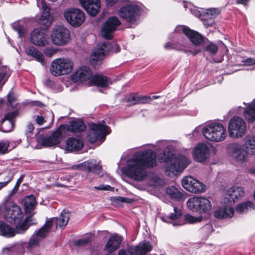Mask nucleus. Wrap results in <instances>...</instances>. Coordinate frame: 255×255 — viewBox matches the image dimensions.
<instances>
[{
	"mask_svg": "<svg viewBox=\"0 0 255 255\" xmlns=\"http://www.w3.org/2000/svg\"><path fill=\"white\" fill-rule=\"evenodd\" d=\"M156 165V154L151 150L140 153L135 158L128 162L127 175L135 180L143 181L147 177L146 168H152Z\"/></svg>",
	"mask_w": 255,
	"mask_h": 255,
	"instance_id": "obj_1",
	"label": "nucleus"
},
{
	"mask_svg": "<svg viewBox=\"0 0 255 255\" xmlns=\"http://www.w3.org/2000/svg\"><path fill=\"white\" fill-rule=\"evenodd\" d=\"M227 152L230 156L232 157L238 162L246 161L247 154H255V136H248L246 138L244 150L241 145L237 143H232L226 146Z\"/></svg>",
	"mask_w": 255,
	"mask_h": 255,
	"instance_id": "obj_2",
	"label": "nucleus"
},
{
	"mask_svg": "<svg viewBox=\"0 0 255 255\" xmlns=\"http://www.w3.org/2000/svg\"><path fill=\"white\" fill-rule=\"evenodd\" d=\"M4 218L9 223H22L23 214L21 208L13 201H7L4 203ZM34 221L33 215L27 216L22 223H29Z\"/></svg>",
	"mask_w": 255,
	"mask_h": 255,
	"instance_id": "obj_3",
	"label": "nucleus"
},
{
	"mask_svg": "<svg viewBox=\"0 0 255 255\" xmlns=\"http://www.w3.org/2000/svg\"><path fill=\"white\" fill-rule=\"evenodd\" d=\"M120 51V46L116 42H105L100 43L97 45L91 55V63L95 68H97L107 53H118Z\"/></svg>",
	"mask_w": 255,
	"mask_h": 255,
	"instance_id": "obj_4",
	"label": "nucleus"
},
{
	"mask_svg": "<svg viewBox=\"0 0 255 255\" xmlns=\"http://www.w3.org/2000/svg\"><path fill=\"white\" fill-rule=\"evenodd\" d=\"M51 225L52 224H44L40 229L31 236L27 242H24L28 252L31 253L33 255H40L36 254V251H39L41 243L47 236Z\"/></svg>",
	"mask_w": 255,
	"mask_h": 255,
	"instance_id": "obj_5",
	"label": "nucleus"
},
{
	"mask_svg": "<svg viewBox=\"0 0 255 255\" xmlns=\"http://www.w3.org/2000/svg\"><path fill=\"white\" fill-rule=\"evenodd\" d=\"M74 68L73 61L68 58H60L53 60L50 71L55 76L66 75L70 74Z\"/></svg>",
	"mask_w": 255,
	"mask_h": 255,
	"instance_id": "obj_6",
	"label": "nucleus"
},
{
	"mask_svg": "<svg viewBox=\"0 0 255 255\" xmlns=\"http://www.w3.org/2000/svg\"><path fill=\"white\" fill-rule=\"evenodd\" d=\"M204 137L214 142L222 140L223 135V126L218 121H214L206 125L202 129Z\"/></svg>",
	"mask_w": 255,
	"mask_h": 255,
	"instance_id": "obj_7",
	"label": "nucleus"
},
{
	"mask_svg": "<svg viewBox=\"0 0 255 255\" xmlns=\"http://www.w3.org/2000/svg\"><path fill=\"white\" fill-rule=\"evenodd\" d=\"M50 38L55 45L64 46L70 41V33L69 29L64 26L56 25L52 29Z\"/></svg>",
	"mask_w": 255,
	"mask_h": 255,
	"instance_id": "obj_8",
	"label": "nucleus"
},
{
	"mask_svg": "<svg viewBox=\"0 0 255 255\" xmlns=\"http://www.w3.org/2000/svg\"><path fill=\"white\" fill-rule=\"evenodd\" d=\"M247 128L244 120L238 116H234L229 122L228 131L230 136L233 138H241L245 134Z\"/></svg>",
	"mask_w": 255,
	"mask_h": 255,
	"instance_id": "obj_9",
	"label": "nucleus"
},
{
	"mask_svg": "<svg viewBox=\"0 0 255 255\" xmlns=\"http://www.w3.org/2000/svg\"><path fill=\"white\" fill-rule=\"evenodd\" d=\"M121 17L131 24L135 23L141 11L140 7L135 4H128L122 7L119 11Z\"/></svg>",
	"mask_w": 255,
	"mask_h": 255,
	"instance_id": "obj_10",
	"label": "nucleus"
},
{
	"mask_svg": "<svg viewBox=\"0 0 255 255\" xmlns=\"http://www.w3.org/2000/svg\"><path fill=\"white\" fill-rule=\"evenodd\" d=\"M64 16L67 21L74 27L80 26L85 20V13L78 8L67 9L64 13Z\"/></svg>",
	"mask_w": 255,
	"mask_h": 255,
	"instance_id": "obj_11",
	"label": "nucleus"
},
{
	"mask_svg": "<svg viewBox=\"0 0 255 255\" xmlns=\"http://www.w3.org/2000/svg\"><path fill=\"white\" fill-rule=\"evenodd\" d=\"M187 206L191 210L199 212L206 213L212 208L210 201L205 197H194L189 199L187 202Z\"/></svg>",
	"mask_w": 255,
	"mask_h": 255,
	"instance_id": "obj_12",
	"label": "nucleus"
},
{
	"mask_svg": "<svg viewBox=\"0 0 255 255\" xmlns=\"http://www.w3.org/2000/svg\"><path fill=\"white\" fill-rule=\"evenodd\" d=\"M91 131L87 135L88 140L92 143H95L99 138L109 134L110 129L106 125L92 123L90 125Z\"/></svg>",
	"mask_w": 255,
	"mask_h": 255,
	"instance_id": "obj_13",
	"label": "nucleus"
},
{
	"mask_svg": "<svg viewBox=\"0 0 255 255\" xmlns=\"http://www.w3.org/2000/svg\"><path fill=\"white\" fill-rule=\"evenodd\" d=\"M183 187L190 192L200 193L205 191L206 186L191 176H186L181 181Z\"/></svg>",
	"mask_w": 255,
	"mask_h": 255,
	"instance_id": "obj_14",
	"label": "nucleus"
},
{
	"mask_svg": "<svg viewBox=\"0 0 255 255\" xmlns=\"http://www.w3.org/2000/svg\"><path fill=\"white\" fill-rule=\"evenodd\" d=\"M190 162V160L187 157L181 155H177L174 162L166 166L165 171L168 174L172 173L173 175H176L185 168Z\"/></svg>",
	"mask_w": 255,
	"mask_h": 255,
	"instance_id": "obj_15",
	"label": "nucleus"
},
{
	"mask_svg": "<svg viewBox=\"0 0 255 255\" xmlns=\"http://www.w3.org/2000/svg\"><path fill=\"white\" fill-rule=\"evenodd\" d=\"M121 24L116 16L109 17L103 24L101 34L106 39H111L117 27Z\"/></svg>",
	"mask_w": 255,
	"mask_h": 255,
	"instance_id": "obj_16",
	"label": "nucleus"
},
{
	"mask_svg": "<svg viewBox=\"0 0 255 255\" xmlns=\"http://www.w3.org/2000/svg\"><path fill=\"white\" fill-rule=\"evenodd\" d=\"M64 134H65V133L60 125L50 135L43 137L41 144L43 146L46 147L56 146L61 142Z\"/></svg>",
	"mask_w": 255,
	"mask_h": 255,
	"instance_id": "obj_17",
	"label": "nucleus"
},
{
	"mask_svg": "<svg viewBox=\"0 0 255 255\" xmlns=\"http://www.w3.org/2000/svg\"><path fill=\"white\" fill-rule=\"evenodd\" d=\"M30 41L33 44L39 47H44L49 43L47 35L39 28H36L31 32Z\"/></svg>",
	"mask_w": 255,
	"mask_h": 255,
	"instance_id": "obj_18",
	"label": "nucleus"
},
{
	"mask_svg": "<svg viewBox=\"0 0 255 255\" xmlns=\"http://www.w3.org/2000/svg\"><path fill=\"white\" fill-rule=\"evenodd\" d=\"M183 33L188 37L190 41L195 45L203 46L207 44L208 39L198 32L192 30L188 27H182Z\"/></svg>",
	"mask_w": 255,
	"mask_h": 255,
	"instance_id": "obj_19",
	"label": "nucleus"
},
{
	"mask_svg": "<svg viewBox=\"0 0 255 255\" xmlns=\"http://www.w3.org/2000/svg\"><path fill=\"white\" fill-rule=\"evenodd\" d=\"M93 76V73L89 67L81 66L77 68L71 75V80L75 83L84 82L90 80Z\"/></svg>",
	"mask_w": 255,
	"mask_h": 255,
	"instance_id": "obj_20",
	"label": "nucleus"
},
{
	"mask_svg": "<svg viewBox=\"0 0 255 255\" xmlns=\"http://www.w3.org/2000/svg\"><path fill=\"white\" fill-rule=\"evenodd\" d=\"M244 189L241 186H233L228 190L226 197H224V203L227 202L235 203L244 196Z\"/></svg>",
	"mask_w": 255,
	"mask_h": 255,
	"instance_id": "obj_21",
	"label": "nucleus"
},
{
	"mask_svg": "<svg viewBox=\"0 0 255 255\" xmlns=\"http://www.w3.org/2000/svg\"><path fill=\"white\" fill-rule=\"evenodd\" d=\"M86 11L91 16H95L99 11L101 4L99 0H79Z\"/></svg>",
	"mask_w": 255,
	"mask_h": 255,
	"instance_id": "obj_22",
	"label": "nucleus"
},
{
	"mask_svg": "<svg viewBox=\"0 0 255 255\" xmlns=\"http://www.w3.org/2000/svg\"><path fill=\"white\" fill-rule=\"evenodd\" d=\"M193 155L197 161L204 162L209 157V148L205 144H198L193 150Z\"/></svg>",
	"mask_w": 255,
	"mask_h": 255,
	"instance_id": "obj_23",
	"label": "nucleus"
},
{
	"mask_svg": "<svg viewBox=\"0 0 255 255\" xmlns=\"http://www.w3.org/2000/svg\"><path fill=\"white\" fill-rule=\"evenodd\" d=\"M18 112L13 111L8 113L1 120V130L5 132L11 131L14 127V119L17 116Z\"/></svg>",
	"mask_w": 255,
	"mask_h": 255,
	"instance_id": "obj_24",
	"label": "nucleus"
},
{
	"mask_svg": "<svg viewBox=\"0 0 255 255\" xmlns=\"http://www.w3.org/2000/svg\"><path fill=\"white\" fill-rule=\"evenodd\" d=\"M25 249V244L23 242H19L3 248L2 253L7 255H24Z\"/></svg>",
	"mask_w": 255,
	"mask_h": 255,
	"instance_id": "obj_25",
	"label": "nucleus"
},
{
	"mask_svg": "<svg viewBox=\"0 0 255 255\" xmlns=\"http://www.w3.org/2000/svg\"><path fill=\"white\" fill-rule=\"evenodd\" d=\"M62 128L65 133L67 131L72 132H82L86 128V126L82 121H74L69 123V125H61Z\"/></svg>",
	"mask_w": 255,
	"mask_h": 255,
	"instance_id": "obj_26",
	"label": "nucleus"
},
{
	"mask_svg": "<svg viewBox=\"0 0 255 255\" xmlns=\"http://www.w3.org/2000/svg\"><path fill=\"white\" fill-rule=\"evenodd\" d=\"M130 251L134 255H145L152 250V247L149 242L144 241L135 247H130Z\"/></svg>",
	"mask_w": 255,
	"mask_h": 255,
	"instance_id": "obj_27",
	"label": "nucleus"
},
{
	"mask_svg": "<svg viewBox=\"0 0 255 255\" xmlns=\"http://www.w3.org/2000/svg\"><path fill=\"white\" fill-rule=\"evenodd\" d=\"M122 241V238L120 236L115 235L111 236L104 248V251L108 253H113L119 248Z\"/></svg>",
	"mask_w": 255,
	"mask_h": 255,
	"instance_id": "obj_28",
	"label": "nucleus"
},
{
	"mask_svg": "<svg viewBox=\"0 0 255 255\" xmlns=\"http://www.w3.org/2000/svg\"><path fill=\"white\" fill-rule=\"evenodd\" d=\"M183 215L182 210L176 206H174L173 212H171L167 215L161 217V220L164 222L178 221Z\"/></svg>",
	"mask_w": 255,
	"mask_h": 255,
	"instance_id": "obj_29",
	"label": "nucleus"
},
{
	"mask_svg": "<svg viewBox=\"0 0 255 255\" xmlns=\"http://www.w3.org/2000/svg\"><path fill=\"white\" fill-rule=\"evenodd\" d=\"M83 146L82 141L74 137L68 138L66 142V148L70 151L80 150Z\"/></svg>",
	"mask_w": 255,
	"mask_h": 255,
	"instance_id": "obj_30",
	"label": "nucleus"
},
{
	"mask_svg": "<svg viewBox=\"0 0 255 255\" xmlns=\"http://www.w3.org/2000/svg\"><path fill=\"white\" fill-rule=\"evenodd\" d=\"M24 210L26 213H31L35 209L36 202L33 195L25 197L22 201Z\"/></svg>",
	"mask_w": 255,
	"mask_h": 255,
	"instance_id": "obj_31",
	"label": "nucleus"
},
{
	"mask_svg": "<svg viewBox=\"0 0 255 255\" xmlns=\"http://www.w3.org/2000/svg\"><path fill=\"white\" fill-rule=\"evenodd\" d=\"M71 217V213L66 209H63L60 215V218L53 217L46 220L45 223H58L59 221L62 223H68Z\"/></svg>",
	"mask_w": 255,
	"mask_h": 255,
	"instance_id": "obj_32",
	"label": "nucleus"
},
{
	"mask_svg": "<svg viewBox=\"0 0 255 255\" xmlns=\"http://www.w3.org/2000/svg\"><path fill=\"white\" fill-rule=\"evenodd\" d=\"M25 53L28 55L33 57L36 61L44 65V60L42 53L37 48L33 46H28L25 49Z\"/></svg>",
	"mask_w": 255,
	"mask_h": 255,
	"instance_id": "obj_33",
	"label": "nucleus"
},
{
	"mask_svg": "<svg viewBox=\"0 0 255 255\" xmlns=\"http://www.w3.org/2000/svg\"><path fill=\"white\" fill-rule=\"evenodd\" d=\"M128 105H134L137 103H147L151 102V98L148 96L137 97L135 94H131L127 100Z\"/></svg>",
	"mask_w": 255,
	"mask_h": 255,
	"instance_id": "obj_34",
	"label": "nucleus"
},
{
	"mask_svg": "<svg viewBox=\"0 0 255 255\" xmlns=\"http://www.w3.org/2000/svg\"><path fill=\"white\" fill-rule=\"evenodd\" d=\"M244 117L249 123L255 122V103L248 105L244 111Z\"/></svg>",
	"mask_w": 255,
	"mask_h": 255,
	"instance_id": "obj_35",
	"label": "nucleus"
},
{
	"mask_svg": "<svg viewBox=\"0 0 255 255\" xmlns=\"http://www.w3.org/2000/svg\"><path fill=\"white\" fill-rule=\"evenodd\" d=\"M166 193L172 200L180 201L183 198V194L175 186H171L166 189Z\"/></svg>",
	"mask_w": 255,
	"mask_h": 255,
	"instance_id": "obj_36",
	"label": "nucleus"
},
{
	"mask_svg": "<svg viewBox=\"0 0 255 255\" xmlns=\"http://www.w3.org/2000/svg\"><path fill=\"white\" fill-rule=\"evenodd\" d=\"M93 83L97 86L107 87L110 84V80L107 77L102 75H96L92 79Z\"/></svg>",
	"mask_w": 255,
	"mask_h": 255,
	"instance_id": "obj_37",
	"label": "nucleus"
},
{
	"mask_svg": "<svg viewBox=\"0 0 255 255\" xmlns=\"http://www.w3.org/2000/svg\"><path fill=\"white\" fill-rule=\"evenodd\" d=\"M254 203L250 201H247L238 204L235 208L236 212L239 214L247 213L249 210L254 209Z\"/></svg>",
	"mask_w": 255,
	"mask_h": 255,
	"instance_id": "obj_38",
	"label": "nucleus"
},
{
	"mask_svg": "<svg viewBox=\"0 0 255 255\" xmlns=\"http://www.w3.org/2000/svg\"><path fill=\"white\" fill-rule=\"evenodd\" d=\"M12 224H0V235L7 238L14 236V227Z\"/></svg>",
	"mask_w": 255,
	"mask_h": 255,
	"instance_id": "obj_39",
	"label": "nucleus"
},
{
	"mask_svg": "<svg viewBox=\"0 0 255 255\" xmlns=\"http://www.w3.org/2000/svg\"><path fill=\"white\" fill-rule=\"evenodd\" d=\"M165 48L166 49H176L178 50H182L184 51L186 54H191L193 56H195L197 54L200 53L201 51V49L200 48H198L195 49L194 51H192L191 50H187L183 49L182 48H177L176 44L175 43L172 42H167L165 44L164 46Z\"/></svg>",
	"mask_w": 255,
	"mask_h": 255,
	"instance_id": "obj_40",
	"label": "nucleus"
},
{
	"mask_svg": "<svg viewBox=\"0 0 255 255\" xmlns=\"http://www.w3.org/2000/svg\"><path fill=\"white\" fill-rule=\"evenodd\" d=\"M174 154L171 151L168 150L158 156L160 162H168L173 159Z\"/></svg>",
	"mask_w": 255,
	"mask_h": 255,
	"instance_id": "obj_41",
	"label": "nucleus"
},
{
	"mask_svg": "<svg viewBox=\"0 0 255 255\" xmlns=\"http://www.w3.org/2000/svg\"><path fill=\"white\" fill-rule=\"evenodd\" d=\"M220 12L221 10L218 8H210L203 13V16L206 19H212L216 17Z\"/></svg>",
	"mask_w": 255,
	"mask_h": 255,
	"instance_id": "obj_42",
	"label": "nucleus"
},
{
	"mask_svg": "<svg viewBox=\"0 0 255 255\" xmlns=\"http://www.w3.org/2000/svg\"><path fill=\"white\" fill-rule=\"evenodd\" d=\"M15 234H23L29 227V224H12Z\"/></svg>",
	"mask_w": 255,
	"mask_h": 255,
	"instance_id": "obj_43",
	"label": "nucleus"
},
{
	"mask_svg": "<svg viewBox=\"0 0 255 255\" xmlns=\"http://www.w3.org/2000/svg\"><path fill=\"white\" fill-rule=\"evenodd\" d=\"M163 181L157 175L153 174L149 178V184L151 186L156 187L163 184Z\"/></svg>",
	"mask_w": 255,
	"mask_h": 255,
	"instance_id": "obj_44",
	"label": "nucleus"
},
{
	"mask_svg": "<svg viewBox=\"0 0 255 255\" xmlns=\"http://www.w3.org/2000/svg\"><path fill=\"white\" fill-rule=\"evenodd\" d=\"M93 164H92V161H87L80 163L75 166L74 168L79 169L86 172H91V167Z\"/></svg>",
	"mask_w": 255,
	"mask_h": 255,
	"instance_id": "obj_45",
	"label": "nucleus"
},
{
	"mask_svg": "<svg viewBox=\"0 0 255 255\" xmlns=\"http://www.w3.org/2000/svg\"><path fill=\"white\" fill-rule=\"evenodd\" d=\"M10 74L9 69L7 67H3L0 72V84H4Z\"/></svg>",
	"mask_w": 255,
	"mask_h": 255,
	"instance_id": "obj_46",
	"label": "nucleus"
},
{
	"mask_svg": "<svg viewBox=\"0 0 255 255\" xmlns=\"http://www.w3.org/2000/svg\"><path fill=\"white\" fill-rule=\"evenodd\" d=\"M12 27L18 33L20 37L24 36L26 30L23 25L18 23H14L12 24Z\"/></svg>",
	"mask_w": 255,
	"mask_h": 255,
	"instance_id": "obj_47",
	"label": "nucleus"
},
{
	"mask_svg": "<svg viewBox=\"0 0 255 255\" xmlns=\"http://www.w3.org/2000/svg\"><path fill=\"white\" fill-rule=\"evenodd\" d=\"M184 220L186 223H195L201 222L202 221V217H195L190 214H186L184 216Z\"/></svg>",
	"mask_w": 255,
	"mask_h": 255,
	"instance_id": "obj_48",
	"label": "nucleus"
},
{
	"mask_svg": "<svg viewBox=\"0 0 255 255\" xmlns=\"http://www.w3.org/2000/svg\"><path fill=\"white\" fill-rule=\"evenodd\" d=\"M218 49L217 45L213 43H210L205 47V50L211 54H215L216 53Z\"/></svg>",
	"mask_w": 255,
	"mask_h": 255,
	"instance_id": "obj_49",
	"label": "nucleus"
},
{
	"mask_svg": "<svg viewBox=\"0 0 255 255\" xmlns=\"http://www.w3.org/2000/svg\"><path fill=\"white\" fill-rule=\"evenodd\" d=\"M9 144V141L7 140L0 141V154H3L7 152Z\"/></svg>",
	"mask_w": 255,
	"mask_h": 255,
	"instance_id": "obj_50",
	"label": "nucleus"
},
{
	"mask_svg": "<svg viewBox=\"0 0 255 255\" xmlns=\"http://www.w3.org/2000/svg\"><path fill=\"white\" fill-rule=\"evenodd\" d=\"M235 212V209L232 207H228L224 206V218H231L233 216Z\"/></svg>",
	"mask_w": 255,
	"mask_h": 255,
	"instance_id": "obj_51",
	"label": "nucleus"
},
{
	"mask_svg": "<svg viewBox=\"0 0 255 255\" xmlns=\"http://www.w3.org/2000/svg\"><path fill=\"white\" fill-rule=\"evenodd\" d=\"M39 24L44 26L45 28L48 27L51 24V21L49 19V16H41L39 21Z\"/></svg>",
	"mask_w": 255,
	"mask_h": 255,
	"instance_id": "obj_52",
	"label": "nucleus"
},
{
	"mask_svg": "<svg viewBox=\"0 0 255 255\" xmlns=\"http://www.w3.org/2000/svg\"><path fill=\"white\" fill-rule=\"evenodd\" d=\"M213 231L212 224H205L201 229V232L204 233L207 237Z\"/></svg>",
	"mask_w": 255,
	"mask_h": 255,
	"instance_id": "obj_53",
	"label": "nucleus"
},
{
	"mask_svg": "<svg viewBox=\"0 0 255 255\" xmlns=\"http://www.w3.org/2000/svg\"><path fill=\"white\" fill-rule=\"evenodd\" d=\"M13 179V173H9L7 176V180L0 182V190L7 186Z\"/></svg>",
	"mask_w": 255,
	"mask_h": 255,
	"instance_id": "obj_54",
	"label": "nucleus"
},
{
	"mask_svg": "<svg viewBox=\"0 0 255 255\" xmlns=\"http://www.w3.org/2000/svg\"><path fill=\"white\" fill-rule=\"evenodd\" d=\"M92 164H93L91 167V171L95 173L99 174L100 171L102 169V166L99 164L96 163V161H92Z\"/></svg>",
	"mask_w": 255,
	"mask_h": 255,
	"instance_id": "obj_55",
	"label": "nucleus"
},
{
	"mask_svg": "<svg viewBox=\"0 0 255 255\" xmlns=\"http://www.w3.org/2000/svg\"><path fill=\"white\" fill-rule=\"evenodd\" d=\"M90 242L91 238L88 237L75 241L74 242V245L76 246H83L86 244H89Z\"/></svg>",
	"mask_w": 255,
	"mask_h": 255,
	"instance_id": "obj_56",
	"label": "nucleus"
},
{
	"mask_svg": "<svg viewBox=\"0 0 255 255\" xmlns=\"http://www.w3.org/2000/svg\"><path fill=\"white\" fill-rule=\"evenodd\" d=\"M18 190L15 189L14 187L10 191L8 196L6 197L5 199V202L6 203L7 201H11L12 197L15 195L17 192Z\"/></svg>",
	"mask_w": 255,
	"mask_h": 255,
	"instance_id": "obj_57",
	"label": "nucleus"
},
{
	"mask_svg": "<svg viewBox=\"0 0 255 255\" xmlns=\"http://www.w3.org/2000/svg\"><path fill=\"white\" fill-rule=\"evenodd\" d=\"M214 216L218 219L223 218V209L221 208L216 209L214 211Z\"/></svg>",
	"mask_w": 255,
	"mask_h": 255,
	"instance_id": "obj_58",
	"label": "nucleus"
},
{
	"mask_svg": "<svg viewBox=\"0 0 255 255\" xmlns=\"http://www.w3.org/2000/svg\"><path fill=\"white\" fill-rule=\"evenodd\" d=\"M56 52V50L54 48H46L44 51V54L48 57H52Z\"/></svg>",
	"mask_w": 255,
	"mask_h": 255,
	"instance_id": "obj_59",
	"label": "nucleus"
},
{
	"mask_svg": "<svg viewBox=\"0 0 255 255\" xmlns=\"http://www.w3.org/2000/svg\"><path fill=\"white\" fill-rule=\"evenodd\" d=\"M128 198L122 197H116L112 199V201L114 202H128Z\"/></svg>",
	"mask_w": 255,
	"mask_h": 255,
	"instance_id": "obj_60",
	"label": "nucleus"
},
{
	"mask_svg": "<svg viewBox=\"0 0 255 255\" xmlns=\"http://www.w3.org/2000/svg\"><path fill=\"white\" fill-rule=\"evenodd\" d=\"M94 188L95 189L98 190H111V189L113 188L110 185H101L99 186H95Z\"/></svg>",
	"mask_w": 255,
	"mask_h": 255,
	"instance_id": "obj_61",
	"label": "nucleus"
},
{
	"mask_svg": "<svg viewBox=\"0 0 255 255\" xmlns=\"http://www.w3.org/2000/svg\"><path fill=\"white\" fill-rule=\"evenodd\" d=\"M35 122L37 124L41 126V125H43V123L46 122V121L44 120V118L43 116H37L36 117Z\"/></svg>",
	"mask_w": 255,
	"mask_h": 255,
	"instance_id": "obj_62",
	"label": "nucleus"
},
{
	"mask_svg": "<svg viewBox=\"0 0 255 255\" xmlns=\"http://www.w3.org/2000/svg\"><path fill=\"white\" fill-rule=\"evenodd\" d=\"M243 62L245 65L250 66L252 65H255V59L252 58H248L246 59L243 61Z\"/></svg>",
	"mask_w": 255,
	"mask_h": 255,
	"instance_id": "obj_63",
	"label": "nucleus"
},
{
	"mask_svg": "<svg viewBox=\"0 0 255 255\" xmlns=\"http://www.w3.org/2000/svg\"><path fill=\"white\" fill-rule=\"evenodd\" d=\"M118 255H134V254L130 252L129 247L128 248V250L127 251H126L124 250H121Z\"/></svg>",
	"mask_w": 255,
	"mask_h": 255,
	"instance_id": "obj_64",
	"label": "nucleus"
}]
</instances>
